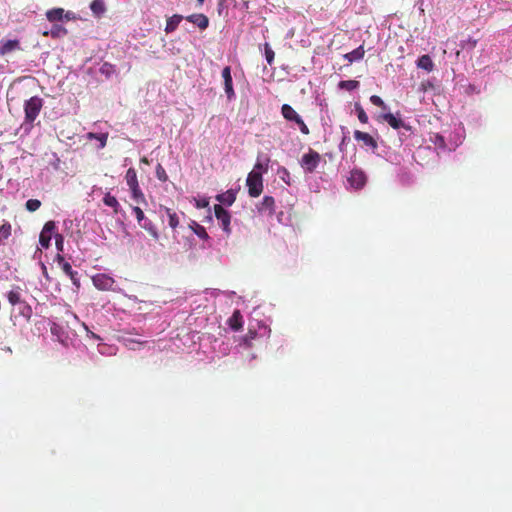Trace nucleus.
<instances>
[{"mask_svg":"<svg viewBox=\"0 0 512 512\" xmlns=\"http://www.w3.org/2000/svg\"><path fill=\"white\" fill-rule=\"evenodd\" d=\"M430 141L438 148L445 149L446 148V142L442 135L438 133H433L430 136Z\"/></svg>","mask_w":512,"mask_h":512,"instance_id":"32","label":"nucleus"},{"mask_svg":"<svg viewBox=\"0 0 512 512\" xmlns=\"http://www.w3.org/2000/svg\"><path fill=\"white\" fill-rule=\"evenodd\" d=\"M216 199L227 206H231L236 200V193L234 190L230 189L226 192L219 194Z\"/></svg>","mask_w":512,"mask_h":512,"instance_id":"20","label":"nucleus"},{"mask_svg":"<svg viewBox=\"0 0 512 512\" xmlns=\"http://www.w3.org/2000/svg\"><path fill=\"white\" fill-rule=\"evenodd\" d=\"M365 55V50L363 45L359 46L358 48L354 49L353 51L346 53L344 55V58L349 62L353 63L354 61L361 60Z\"/></svg>","mask_w":512,"mask_h":512,"instance_id":"22","label":"nucleus"},{"mask_svg":"<svg viewBox=\"0 0 512 512\" xmlns=\"http://www.w3.org/2000/svg\"><path fill=\"white\" fill-rule=\"evenodd\" d=\"M42 269H43V273H44V275H47V269H46V266H45V265H42Z\"/></svg>","mask_w":512,"mask_h":512,"instance_id":"47","label":"nucleus"},{"mask_svg":"<svg viewBox=\"0 0 512 512\" xmlns=\"http://www.w3.org/2000/svg\"><path fill=\"white\" fill-rule=\"evenodd\" d=\"M355 110L357 112L358 119L361 123H368V116L360 104H355Z\"/></svg>","mask_w":512,"mask_h":512,"instance_id":"36","label":"nucleus"},{"mask_svg":"<svg viewBox=\"0 0 512 512\" xmlns=\"http://www.w3.org/2000/svg\"><path fill=\"white\" fill-rule=\"evenodd\" d=\"M68 34V31L62 25L55 24L50 31L43 32L44 36H51L52 38H61Z\"/></svg>","mask_w":512,"mask_h":512,"instance_id":"21","label":"nucleus"},{"mask_svg":"<svg viewBox=\"0 0 512 512\" xmlns=\"http://www.w3.org/2000/svg\"><path fill=\"white\" fill-rule=\"evenodd\" d=\"M370 101H371V103H372L373 105L378 106V107H380V108H382V109H386V108H387V107H386V105H385V103H384V101H383V100L381 99V97H380V96H378V95H372V96L370 97Z\"/></svg>","mask_w":512,"mask_h":512,"instance_id":"41","label":"nucleus"},{"mask_svg":"<svg viewBox=\"0 0 512 512\" xmlns=\"http://www.w3.org/2000/svg\"><path fill=\"white\" fill-rule=\"evenodd\" d=\"M207 205H208V201L207 200H203L202 202H198L197 203L198 207H206Z\"/></svg>","mask_w":512,"mask_h":512,"instance_id":"46","label":"nucleus"},{"mask_svg":"<svg viewBox=\"0 0 512 512\" xmlns=\"http://www.w3.org/2000/svg\"><path fill=\"white\" fill-rule=\"evenodd\" d=\"M185 19L199 27L201 30H205L209 26L208 17L202 13L191 14Z\"/></svg>","mask_w":512,"mask_h":512,"instance_id":"15","label":"nucleus"},{"mask_svg":"<svg viewBox=\"0 0 512 512\" xmlns=\"http://www.w3.org/2000/svg\"><path fill=\"white\" fill-rule=\"evenodd\" d=\"M263 169V165L261 163H256L253 170L260 171Z\"/></svg>","mask_w":512,"mask_h":512,"instance_id":"44","label":"nucleus"},{"mask_svg":"<svg viewBox=\"0 0 512 512\" xmlns=\"http://www.w3.org/2000/svg\"><path fill=\"white\" fill-rule=\"evenodd\" d=\"M130 191H131V194H132V198L137 202V203H146V199H145V196L140 188V185L139 186H136V187H133V188H130Z\"/></svg>","mask_w":512,"mask_h":512,"instance_id":"31","label":"nucleus"},{"mask_svg":"<svg viewBox=\"0 0 512 512\" xmlns=\"http://www.w3.org/2000/svg\"><path fill=\"white\" fill-rule=\"evenodd\" d=\"M90 9L95 17L100 18L106 12L104 0H93Z\"/></svg>","mask_w":512,"mask_h":512,"instance_id":"19","label":"nucleus"},{"mask_svg":"<svg viewBox=\"0 0 512 512\" xmlns=\"http://www.w3.org/2000/svg\"><path fill=\"white\" fill-rule=\"evenodd\" d=\"M141 162L148 164V160H147V158H146V157H143V158L141 159Z\"/></svg>","mask_w":512,"mask_h":512,"instance_id":"48","label":"nucleus"},{"mask_svg":"<svg viewBox=\"0 0 512 512\" xmlns=\"http://www.w3.org/2000/svg\"><path fill=\"white\" fill-rule=\"evenodd\" d=\"M256 336H257L256 331L249 330L248 333L243 338L244 344L247 345L248 347H251L252 340H254L256 338Z\"/></svg>","mask_w":512,"mask_h":512,"instance_id":"39","label":"nucleus"},{"mask_svg":"<svg viewBox=\"0 0 512 512\" xmlns=\"http://www.w3.org/2000/svg\"><path fill=\"white\" fill-rule=\"evenodd\" d=\"M46 18L50 22H58L63 19L70 21L75 18L74 14L70 11L65 12L63 8H53L46 12Z\"/></svg>","mask_w":512,"mask_h":512,"instance_id":"7","label":"nucleus"},{"mask_svg":"<svg viewBox=\"0 0 512 512\" xmlns=\"http://www.w3.org/2000/svg\"><path fill=\"white\" fill-rule=\"evenodd\" d=\"M229 327L234 331H239L243 327V317L239 310H235L232 316L228 319Z\"/></svg>","mask_w":512,"mask_h":512,"instance_id":"17","label":"nucleus"},{"mask_svg":"<svg viewBox=\"0 0 512 512\" xmlns=\"http://www.w3.org/2000/svg\"><path fill=\"white\" fill-rule=\"evenodd\" d=\"M125 180H126V183L130 188H133V187H136V186H139V182H138V178H137V172L134 168H129L127 171H126V175H125Z\"/></svg>","mask_w":512,"mask_h":512,"instance_id":"24","label":"nucleus"},{"mask_svg":"<svg viewBox=\"0 0 512 512\" xmlns=\"http://www.w3.org/2000/svg\"><path fill=\"white\" fill-rule=\"evenodd\" d=\"M214 213L216 219L220 222L221 227L223 231L230 235L231 228H230V222H231V215L230 213L224 209L220 204L214 205Z\"/></svg>","mask_w":512,"mask_h":512,"instance_id":"6","label":"nucleus"},{"mask_svg":"<svg viewBox=\"0 0 512 512\" xmlns=\"http://www.w3.org/2000/svg\"><path fill=\"white\" fill-rule=\"evenodd\" d=\"M143 229H145L149 235L154 239V240H158L159 239V234H158V231H157V228L156 226L152 223V221L148 220V219H145L143 222H141V224H139Z\"/></svg>","mask_w":512,"mask_h":512,"instance_id":"25","label":"nucleus"},{"mask_svg":"<svg viewBox=\"0 0 512 512\" xmlns=\"http://www.w3.org/2000/svg\"><path fill=\"white\" fill-rule=\"evenodd\" d=\"M418 67L431 71L433 69V62L429 55H423L418 59Z\"/></svg>","mask_w":512,"mask_h":512,"instance_id":"30","label":"nucleus"},{"mask_svg":"<svg viewBox=\"0 0 512 512\" xmlns=\"http://www.w3.org/2000/svg\"><path fill=\"white\" fill-rule=\"evenodd\" d=\"M382 118L394 129H399L404 126L400 118H396L392 113H386Z\"/></svg>","mask_w":512,"mask_h":512,"instance_id":"26","label":"nucleus"},{"mask_svg":"<svg viewBox=\"0 0 512 512\" xmlns=\"http://www.w3.org/2000/svg\"><path fill=\"white\" fill-rule=\"evenodd\" d=\"M338 86L341 89L352 91L358 88L359 82L357 80H343L339 82Z\"/></svg>","mask_w":512,"mask_h":512,"instance_id":"34","label":"nucleus"},{"mask_svg":"<svg viewBox=\"0 0 512 512\" xmlns=\"http://www.w3.org/2000/svg\"><path fill=\"white\" fill-rule=\"evenodd\" d=\"M93 284L96 288L100 290H109L114 284V280L105 275V274H97L92 278Z\"/></svg>","mask_w":512,"mask_h":512,"instance_id":"12","label":"nucleus"},{"mask_svg":"<svg viewBox=\"0 0 512 512\" xmlns=\"http://www.w3.org/2000/svg\"><path fill=\"white\" fill-rule=\"evenodd\" d=\"M55 229L56 225L54 221H48L44 224V227L39 235V243L43 248H48L50 246L52 233Z\"/></svg>","mask_w":512,"mask_h":512,"instance_id":"10","label":"nucleus"},{"mask_svg":"<svg viewBox=\"0 0 512 512\" xmlns=\"http://www.w3.org/2000/svg\"><path fill=\"white\" fill-rule=\"evenodd\" d=\"M103 203L106 206H109L113 208L114 214H118L120 210V204L115 196L111 195L109 192H107L103 198Z\"/></svg>","mask_w":512,"mask_h":512,"instance_id":"23","label":"nucleus"},{"mask_svg":"<svg viewBox=\"0 0 512 512\" xmlns=\"http://www.w3.org/2000/svg\"><path fill=\"white\" fill-rule=\"evenodd\" d=\"M113 70V66L109 63H104L100 68L101 73L108 75Z\"/></svg>","mask_w":512,"mask_h":512,"instance_id":"43","label":"nucleus"},{"mask_svg":"<svg viewBox=\"0 0 512 512\" xmlns=\"http://www.w3.org/2000/svg\"><path fill=\"white\" fill-rule=\"evenodd\" d=\"M264 50H265V58L267 60V63L269 65H272L273 62H274V57H275V53L274 51L272 50L271 46L269 45V43H265L264 44Z\"/></svg>","mask_w":512,"mask_h":512,"instance_id":"35","label":"nucleus"},{"mask_svg":"<svg viewBox=\"0 0 512 512\" xmlns=\"http://www.w3.org/2000/svg\"><path fill=\"white\" fill-rule=\"evenodd\" d=\"M248 194L252 198L259 197L263 192V178L260 171L252 170L246 179Z\"/></svg>","mask_w":512,"mask_h":512,"instance_id":"3","label":"nucleus"},{"mask_svg":"<svg viewBox=\"0 0 512 512\" xmlns=\"http://www.w3.org/2000/svg\"><path fill=\"white\" fill-rule=\"evenodd\" d=\"M165 212L168 216V223L172 229H176L179 226V217L176 212L170 208H165Z\"/></svg>","mask_w":512,"mask_h":512,"instance_id":"28","label":"nucleus"},{"mask_svg":"<svg viewBox=\"0 0 512 512\" xmlns=\"http://www.w3.org/2000/svg\"><path fill=\"white\" fill-rule=\"evenodd\" d=\"M257 209L260 213L268 212L272 216L275 213V199L272 196H264Z\"/></svg>","mask_w":512,"mask_h":512,"instance_id":"14","label":"nucleus"},{"mask_svg":"<svg viewBox=\"0 0 512 512\" xmlns=\"http://www.w3.org/2000/svg\"><path fill=\"white\" fill-rule=\"evenodd\" d=\"M347 180L352 188L362 189L367 182V176L361 169H353Z\"/></svg>","mask_w":512,"mask_h":512,"instance_id":"8","label":"nucleus"},{"mask_svg":"<svg viewBox=\"0 0 512 512\" xmlns=\"http://www.w3.org/2000/svg\"><path fill=\"white\" fill-rule=\"evenodd\" d=\"M127 342H128L129 344H137V345H139V346H141V345H143V344H144V342L136 341V340H133V339H131V340H127Z\"/></svg>","mask_w":512,"mask_h":512,"instance_id":"45","label":"nucleus"},{"mask_svg":"<svg viewBox=\"0 0 512 512\" xmlns=\"http://www.w3.org/2000/svg\"><path fill=\"white\" fill-rule=\"evenodd\" d=\"M87 137H88V139L98 140L100 143V148H104L107 144L108 134L107 133L96 134V133L90 132V133H88Z\"/></svg>","mask_w":512,"mask_h":512,"instance_id":"33","label":"nucleus"},{"mask_svg":"<svg viewBox=\"0 0 512 512\" xmlns=\"http://www.w3.org/2000/svg\"><path fill=\"white\" fill-rule=\"evenodd\" d=\"M222 77L224 79V89L228 99L234 97L233 81L231 76V68L226 66L222 70Z\"/></svg>","mask_w":512,"mask_h":512,"instance_id":"11","label":"nucleus"},{"mask_svg":"<svg viewBox=\"0 0 512 512\" xmlns=\"http://www.w3.org/2000/svg\"><path fill=\"white\" fill-rule=\"evenodd\" d=\"M56 260L61 265L62 270L64 271V273L67 276H69V278L71 279L72 283L77 288H79L80 287V280H79V277H78V272L74 271L72 269V266L70 265V263L66 262L64 257L61 254H57Z\"/></svg>","mask_w":512,"mask_h":512,"instance_id":"9","label":"nucleus"},{"mask_svg":"<svg viewBox=\"0 0 512 512\" xmlns=\"http://www.w3.org/2000/svg\"><path fill=\"white\" fill-rule=\"evenodd\" d=\"M201 5L203 4L204 0H197Z\"/></svg>","mask_w":512,"mask_h":512,"instance_id":"49","label":"nucleus"},{"mask_svg":"<svg viewBox=\"0 0 512 512\" xmlns=\"http://www.w3.org/2000/svg\"><path fill=\"white\" fill-rule=\"evenodd\" d=\"M41 206V202L38 199H29L25 207L29 212H35L37 211Z\"/></svg>","mask_w":512,"mask_h":512,"instance_id":"37","label":"nucleus"},{"mask_svg":"<svg viewBox=\"0 0 512 512\" xmlns=\"http://www.w3.org/2000/svg\"><path fill=\"white\" fill-rule=\"evenodd\" d=\"M281 114L283 118L286 119L287 121L295 122L298 125L302 134L308 135L310 133V130L306 123L304 122V120L289 104L282 105Z\"/></svg>","mask_w":512,"mask_h":512,"instance_id":"4","label":"nucleus"},{"mask_svg":"<svg viewBox=\"0 0 512 512\" xmlns=\"http://www.w3.org/2000/svg\"><path fill=\"white\" fill-rule=\"evenodd\" d=\"M12 226L10 223L5 222L0 226V245L11 236Z\"/></svg>","mask_w":512,"mask_h":512,"instance_id":"29","label":"nucleus"},{"mask_svg":"<svg viewBox=\"0 0 512 512\" xmlns=\"http://www.w3.org/2000/svg\"><path fill=\"white\" fill-rule=\"evenodd\" d=\"M55 242L58 251H63V236L61 234L55 235Z\"/></svg>","mask_w":512,"mask_h":512,"instance_id":"42","label":"nucleus"},{"mask_svg":"<svg viewBox=\"0 0 512 512\" xmlns=\"http://www.w3.org/2000/svg\"><path fill=\"white\" fill-rule=\"evenodd\" d=\"M8 302L16 309L20 316L29 320L33 311L31 306L22 298L20 287H15L7 293Z\"/></svg>","mask_w":512,"mask_h":512,"instance_id":"1","label":"nucleus"},{"mask_svg":"<svg viewBox=\"0 0 512 512\" xmlns=\"http://www.w3.org/2000/svg\"><path fill=\"white\" fill-rule=\"evenodd\" d=\"M43 107V99L39 96H33L24 103L25 120L24 124L33 126L34 121L38 117Z\"/></svg>","mask_w":512,"mask_h":512,"instance_id":"2","label":"nucleus"},{"mask_svg":"<svg viewBox=\"0 0 512 512\" xmlns=\"http://www.w3.org/2000/svg\"><path fill=\"white\" fill-rule=\"evenodd\" d=\"M132 210L136 216L138 224H141V222H143L146 219L143 210L138 206H134Z\"/></svg>","mask_w":512,"mask_h":512,"instance_id":"40","label":"nucleus"},{"mask_svg":"<svg viewBox=\"0 0 512 512\" xmlns=\"http://www.w3.org/2000/svg\"><path fill=\"white\" fill-rule=\"evenodd\" d=\"M190 228L199 238H201L203 240L209 239V235L206 232V229L202 225L197 223L196 221L191 222Z\"/></svg>","mask_w":512,"mask_h":512,"instance_id":"27","label":"nucleus"},{"mask_svg":"<svg viewBox=\"0 0 512 512\" xmlns=\"http://www.w3.org/2000/svg\"><path fill=\"white\" fill-rule=\"evenodd\" d=\"M322 160V156L312 148L303 154L300 160L301 167L308 173H313Z\"/></svg>","mask_w":512,"mask_h":512,"instance_id":"5","label":"nucleus"},{"mask_svg":"<svg viewBox=\"0 0 512 512\" xmlns=\"http://www.w3.org/2000/svg\"><path fill=\"white\" fill-rule=\"evenodd\" d=\"M354 138L357 141H361L363 143V145L370 147L373 150L377 149V147H378L377 141L369 133L355 130Z\"/></svg>","mask_w":512,"mask_h":512,"instance_id":"13","label":"nucleus"},{"mask_svg":"<svg viewBox=\"0 0 512 512\" xmlns=\"http://www.w3.org/2000/svg\"><path fill=\"white\" fill-rule=\"evenodd\" d=\"M156 177L158 178V180L162 181V182H166L168 180V175L164 169V167L161 165V164H158L156 166Z\"/></svg>","mask_w":512,"mask_h":512,"instance_id":"38","label":"nucleus"},{"mask_svg":"<svg viewBox=\"0 0 512 512\" xmlns=\"http://www.w3.org/2000/svg\"><path fill=\"white\" fill-rule=\"evenodd\" d=\"M182 20L183 16L179 14H174L173 16L169 17L166 21L165 32L167 34L174 32Z\"/></svg>","mask_w":512,"mask_h":512,"instance_id":"18","label":"nucleus"},{"mask_svg":"<svg viewBox=\"0 0 512 512\" xmlns=\"http://www.w3.org/2000/svg\"><path fill=\"white\" fill-rule=\"evenodd\" d=\"M20 43L18 40H6V41H0V55L5 56L12 51L19 49Z\"/></svg>","mask_w":512,"mask_h":512,"instance_id":"16","label":"nucleus"}]
</instances>
